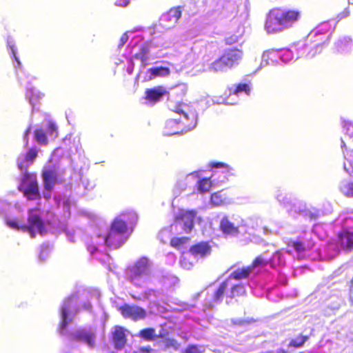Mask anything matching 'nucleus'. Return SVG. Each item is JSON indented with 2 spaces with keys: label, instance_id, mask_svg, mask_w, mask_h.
Wrapping results in <instances>:
<instances>
[{
  "label": "nucleus",
  "instance_id": "obj_2",
  "mask_svg": "<svg viewBox=\"0 0 353 353\" xmlns=\"http://www.w3.org/2000/svg\"><path fill=\"white\" fill-rule=\"evenodd\" d=\"M128 230L126 222L118 218L114 219L105 239V244L112 249L119 248L126 241Z\"/></svg>",
  "mask_w": 353,
  "mask_h": 353
},
{
  "label": "nucleus",
  "instance_id": "obj_34",
  "mask_svg": "<svg viewBox=\"0 0 353 353\" xmlns=\"http://www.w3.org/2000/svg\"><path fill=\"white\" fill-rule=\"evenodd\" d=\"M163 345L165 350L173 349L174 350H177L180 344L178 341L174 339L166 338L163 340Z\"/></svg>",
  "mask_w": 353,
  "mask_h": 353
},
{
  "label": "nucleus",
  "instance_id": "obj_26",
  "mask_svg": "<svg viewBox=\"0 0 353 353\" xmlns=\"http://www.w3.org/2000/svg\"><path fill=\"white\" fill-rule=\"evenodd\" d=\"M228 196L222 193V191L214 192L210 196V203L212 206H221L226 203Z\"/></svg>",
  "mask_w": 353,
  "mask_h": 353
},
{
  "label": "nucleus",
  "instance_id": "obj_50",
  "mask_svg": "<svg viewBox=\"0 0 353 353\" xmlns=\"http://www.w3.org/2000/svg\"><path fill=\"white\" fill-rule=\"evenodd\" d=\"M18 168L19 170H25V172H28L27 171V168L26 166H24L23 163H18Z\"/></svg>",
  "mask_w": 353,
  "mask_h": 353
},
{
  "label": "nucleus",
  "instance_id": "obj_27",
  "mask_svg": "<svg viewBox=\"0 0 353 353\" xmlns=\"http://www.w3.org/2000/svg\"><path fill=\"white\" fill-rule=\"evenodd\" d=\"M198 191L204 194L208 192L212 187V182L210 178H203L199 179L196 183Z\"/></svg>",
  "mask_w": 353,
  "mask_h": 353
},
{
  "label": "nucleus",
  "instance_id": "obj_42",
  "mask_svg": "<svg viewBox=\"0 0 353 353\" xmlns=\"http://www.w3.org/2000/svg\"><path fill=\"white\" fill-rule=\"evenodd\" d=\"M225 43L228 46H231L234 43H236L239 41V37L235 34L230 35L225 38Z\"/></svg>",
  "mask_w": 353,
  "mask_h": 353
},
{
  "label": "nucleus",
  "instance_id": "obj_44",
  "mask_svg": "<svg viewBox=\"0 0 353 353\" xmlns=\"http://www.w3.org/2000/svg\"><path fill=\"white\" fill-rule=\"evenodd\" d=\"M130 3V0H115V5L121 7L127 6Z\"/></svg>",
  "mask_w": 353,
  "mask_h": 353
},
{
  "label": "nucleus",
  "instance_id": "obj_38",
  "mask_svg": "<svg viewBox=\"0 0 353 353\" xmlns=\"http://www.w3.org/2000/svg\"><path fill=\"white\" fill-rule=\"evenodd\" d=\"M323 48V46L321 43L317 44L315 46L310 48V51L307 52V57L310 58L314 57L316 54H319L322 52Z\"/></svg>",
  "mask_w": 353,
  "mask_h": 353
},
{
  "label": "nucleus",
  "instance_id": "obj_28",
  "mask_svg": "<svg viewBox=\"0 0 353 353\" xmlns=\"http://www.w3.org/2000/svg\"><path fill=\"white\" fill-rule=\"evenodd\" d=\"M309 338V336L299 334L296 338L292 339L290 341L288 347L294 348L302 347Z\"/></svg>",
  "mask_w": 353,
  "mask_h": 353
},
{
  "label": "nucleus",
  "instance_id": "obj_55",
  "mask_svg": "<svg viewBox=\"0 0 353 353\" xmlns=\"http://www.w3.org/2000/svg\"><path fill=\"white\" fill-rule=\"evenodd\" d=\"M132 299H134V300H140V298H139V297H136V296H133V295H132Z\"/></svg>",
  "mask_w": 353,
  "mask_h": 353
},
{
  "label": "nucleus",
  "instance_id": "obj_1",
  "mask_svg": "<svg viewBox=\"0 0 353 353\" xmlns=\"http://www.w3.org/2000/svg\"><path fill=\"white\" fill-rule=\"evenodd\" d=\"M301 18V12L299 10L274 8L268 13L265 29L269 34L281 32L292 28Z\"/></svg>",
  "mask_w": 353,
  "mask_h": 353
},
{
  "label": "nucleus",
  "instance_id": "obj_35",
  "mask_svg": "<svg viewBox=\"0 0 353 353\" xmlns=\"http://www.w3.org/2000/svg\"><path fill=\"white\" fill-rule=\"evenodd\" d=\"M38 155V150L36 148H30L24 157V160L27 163H32Z\"/></svg>",
  "mask_w": 353,
  "mask_h": 353
},
{
  "label": "nucleus",
  "instance_id": "obj_32",
  "mask_svg": "<svg viewBox=\"0 0 353 353\" xmlns=\"http://www.w3.org/2000/svg\"><path fill=\"white\" fill-rule=\"evenodd\" d=\"M139 336L145 341H153L155 339V330L152 327L143 329L139 332Z\"/></svg>",
  "mask_w": 353,
  "mask_h": 353
},
{
  "label": "nucleus",
  "instance_id": "obj_25",
  "mask_svg": "<svg viewBox=\"0 0 353 353\" xmlns=\"http://www.w3.org/2000/svg\"><path fill=\"white\" fill-rule=\"evenodd\" d=\"M228 95H238L241 92H245L247 95L250 93V85L246 83H240L235 85V87H230L228 88Z\"/></svg>",
  "mask_w": 353,
  "mask_h": 353
},
{
  "label": "nucleus",
  "instance_id": "obj_47",
  "mask_svg": "<svg viewBox=\"0 0 353 353\" xmlns=\"http://www.w3.org/2000/svg\"><path fill=\"white\" fill-rule=\"evenodd\" d=\"M347 133L350 137H353V124L350 123L347 126Z\"/></svg>",
  "mask_w": 353,
  "mask_h": 353
},
{
  "label": "nucleus",
  "instance_id": "obj_12",
  "mask_svg": "<svg viewBox=\"0 0 353 353\" xmlns=\"http://www.w3.org/2000/svg\"><path fill=\"white\" fill-rule=\"evenodd\" d=\"M285 244L288 248L286 252L291 254L292 250L297 253H303L309 251L313 248L315 243L312 240L303 241L299 239H290L285 242Z\"/></svg>",
  "mask_w": 353,
  "mask_h": 353
},
{
  "label": "nucleus",
  "instance_id": "obj_33",
  "mask_svg": "<svg viewBox=\"0 0 353 353\" xmlns=\"http://www.w3.org/2000/svg\"><path fill=\"white\" fill-rule=\"evenodd\" d=\"M34 139L41 145H47L48 143L46 134L41 128H38L34 130Z\"/></svg>",
  "mask_w": 353,
  "mask_h": 353
},
{
  "label": "nucleus",
  "instance_id": "obj_5",
  "mask_svg": "<svg viewBox=\"0 0 353 353\" xmlns=\"http://www.w3.org/2000/svg\"><path fill=\"white\" fill-rule=\"evenodd\" d=\"M150 272L149 260L146 257L139 259L127 270L128 279L134 285H139V281Z\"/></svg>",
  "mask_w": 353,
  "mask_h": 353
},
{
  "label": "nucleus",
  "instance_id": "obj_43",
  "mask_svg": "<svg viewBox=\"0 0 353 353\" xmlns=\"http://www.w3.org/2000/svg\"><path fill=\"white\" fill-rule=\"evenodd\" d=\"M137 352L139 353H154L156 350L148 345L139 347Z\"/></svg>",
  "mask_w": 353,
  "mask_h": 353
},
{
  "label": "nucleus",
  "instance_id": "obj_4",
  "mask_svg": "<svg viewBox=\"0 0 353 353\" xmlns=\"http://www.w3.org/2000/svg\"><path fill=\"white\" fill-rule=\"evenodd\" d=\"M27 225H25L23 232H28L31 238H35L37 234L43 235L46 232V226L41 216L40 208H32L28 212Z\"/></svg>",
  "mask_w": 353,
  "mask_h": 353
},
{
  "label": "nucleus",
  "instance_id": "obj_52",
  "mask_svg": "<svg viewBox=\"0 0 353 353\" xmlns=\"http://www.w3.org/2000/svg\"><path fill=\"white\" fill-rule=\"evenodd\" d=\"M349 289L350 292H353V277L350 281Z\"/></svg>",
  "mask_w": 353,
  "mask_h": 353
},
{
  "label": "nucleus",
  "instance_id": "obj_22",
  "mask_svg": "<svg viewBox=\"0 0 353 353\" xmlns=\"http://www.w3.org/2000/svg\"><path fill=\"white\" fill-rule=\"evenodd\" d=\"M172 111L180 115V121L183 118L185 121H187L190 117L194 118V114L190 110V108L186 104H177Z\"/></svg>",
  "mask_w": 353,
  "mask_h": 353
},
{
  "label": "nucleus",
  "instance_id": "obj_7",
  "mask_svg": "<svg viewBox=\"0 0 353 353\" xmlns=\"http://www.w3.org/2000/svg\"><path fill=\"white\" fill-rule=\"evenodd\" d=\"M197 214L195 210H180L174 216V221L182 225V230L186 234H190L194 227V219Z\"/></svg>",
  "mask_w": 353,
  "mask_h": 353
},
{
  "label": "nucleus",
  "instance_id": "obj_14",
  "mask_svg": "<svg viewBox=\"0 0 353 353\" xmlns=\"http://www.w3.org/2000/svg\"><path fill=\"white\" fill-rule=\"evenodd\" d=\"M188 252L195 258L204 259L212 252V246L208 241H200L191 245Z\"/></svg>",
  "mask_w": 353,
  "mask_h": 353
},
{
  "label": "nucleus",
  "instance_id": "obj_17",
  "mask_svg": "<svg viewBox=\"0 0 353 353\" xmlns=\"http://www.w3.org/2000/svg\"><path fill=\"white\" fill-rule=\"evenodd\" d=\"M145 93V100L151 103H156L163 98L167 92L162 86H158L154 88L146 89Z\"/></svg>",
  "mask_w": 353,
  "mask_h": 353
},
{
  "label": "nucleus",
  "instance_id": "obj_58",
  "mask_svg": "<svg viewBox=\"0 0 353 353\" xmlns=\"http://www.w3.org/2000/svg\"><path fill=\"white\" fill-rule=\"evenodd\" d=\"M132 353H139V352L137 351V352H133Z\"/></svg>",
  "mask_w": 353,
  "mask_h": 353
},
{
  "label": "nucleus",
  "instance_id": "obj_49",
  "mask_svg": "<svg viewBox=\"0 0 353 353\" xmlns=\"http://www.w3.org/2000/svg\"><path fill=\"white\" fill-rule=\"evenodd\" d=\"M11 50H12V56H13V58L15 59V61H17L18 65H21V63L19 61V60L18 59V58L16 56V54H15V52H14V50L13 48V47H11Z\"/></svg>",
  "mask_w": 353,
  "mask_h": 353
},
{
  "label": "nucleus",
  "instance_id": "obj_31",
  "mask_svg": "<svg viewBox=\"0 0 353 353\" xmlns=\"http://www.w3.org/2000/svg\"><path fill=\"white\" fill-rule=\"evenodd\" d=\"M268 264H269V260L266 259L263 255L261 254L254 258L249 266L253 271L256 268L265 267Z\"/></svg>",
  "mask_w": 353,
  "mask_h": 353
},
{
  "label": "nucleus",
  "instance_id": "obj_39",
  "mask_svg": "<svg viewBox=\"0 0 353 353\" xmlns=\"http://www.w3.org/2000/svg\"><path fill=\"white\" fill-rule=\"evenodd\" d=\"M47 131L50 135H52L54 137L58 136V127L55 123L50 121L48 123Z\"/></svg>",
  "mask_w": 353,
  "mask_h": 353
},
{
  "label": "nucleus",
  "instance_id": "obj_10",
  "mask_svg": "<svg viewBox=\"0 0 353 353\" xmlns=\"http://www.w3.org/2000/svg\"><path fill=\"white\" fill-rule=\"evenodd\" d=\"M127 330L120 325L114 327L111 332L110 340L114 349L117 350H123L127 343Z\"/></svg>",
  "mask_w": 353,
  "mask_h": 353
},
{
  "label": "nucleus",
  "instance_id": "obj_46",
  "mask_svg": "<svg viewBox=\"0 0 353 353\" xmlns=\"http://www.w3.org/2000/svg\"><path fill=\"white\" fill-rule=\"evenodd\" d=\"M350 10L348 9H345L343 11H342L341 13L338 14V18L343 19L347 17L350 15Z\"/></svg>",
  "mask_w": 353,
  "mask_h": 353
},
{
  "label": "nucleus",
  "instance_id": "obj_40",
  "mask_svg": "<svg viewBox=\"0 0 353 353\" xmlns=\"http://www.w3.org/2000/svg\"><path fill=\"white\" fill-rule=\"evenodd\" d=\"M180 264L183 268L186 270H190L194 266V263L190 261V259L186 256H182Z\"/></svg>",
  "mask_w": 353,
  "mask_h": 353
},
{
  "label": "nucleus",
  "instance_id": "obj_6",
  "mask_svg": "<svg viewBox=\"0 0 353 353\" xmlns=\"http://www.w3.org/2000/svg\"><path fill=\"white\" fill-rule=\"evenodd\" d=\"M225 293L224 299L227 304H230L232 301H237L240 297L246 296V290L242 283L232 284L229 279L224 280Z\"/></svg>",
  "mask_w": 353,
  "mask_h": 353
},
{
  "label": "nucleus",
  "instance_id": "obj_19",
  "mask_svg": "<svg viewBox=\"0 0 353 353\" xmlns=\"http://www.w3.org/2000/svg\"><path fill=\"white\" fill-rule=\"evenodd\" d=\"M252 272V270H251V268L249 265L244 266L233 271L229 275L228 279H229V280L230 281L232 279L235 281H242L248 279Z\"/></svg>",
  "mask_w": 353,
  "mask_h": 353
},
{
  "label": "nucleus",
  "instance_id": "obj_8",
  "mask_svg": "<svg viewBox=\"0 0 353 353\" xmlns=\"http://www.w3.org/2000/svg\"><path fill=\"white\" fill-rule=\"evenodd\" d=\"M118 310L124 319H131L135 322L144 319L147 316L146 310L137 305L124 303L118 308Z\"/></svg>",
  "mask_w": 353,
  "mask_h": 353
},
{
  "label": "nucleus",
  "instance_id": "obj_51",
  "mask_svg": "<svg viewBox=\"0 0 353 353\" xmlns=\"http://www.w3.org/2000/svg\"><path fill=\"white\" fill-rule=\"evenodd\" d=\"M349 301L350 303V305L353 306V292L350 291Z\"/></svg>",
  "mask_w": 353,
  "mask_h": 353
},
{
  "label": "nucleus",
  "instance_id": "obj_53",
  "mask_svg": "<svg viewBox=\"0 0 353 353\" xmlns=\"http://www.w3.org/2000/svg\"><path fill=\"white\" fill-rule=\"evenodd\" d=\"M30 132V127H29L25 132V139H28V135Z\"/></svg>",
  "mask_w": 353,
  "mask_h": 353
},
{
  "label": "nucleus",
  "instance_id": "obj_24",
  "mask_svg": "<svg viewBox=\"0 0 353 353\" xmlns=\"http://www.w3.org/2000/svg\"><path fill=\"white\" fill-rule=\"evenodd\" d=\"M150 52V46L148 44H143L140 46L139 51L134 55L136 59L141 61L143 65H146L148 60V54Z\"/></svg>",
  "mask_w": 353,
  "mask_h": 353
},
{
  "label": "nucleus",
  "instance_id": "obj_23",
  "mask_svg": "<svg viewBox=\"0 0 353 353\" xmlns=\"http://www.w3.org/2000/svg\"><path fill=\"white\" fill-rule=\"evenodd\" d=\"M148 72L150 74V79L159 77H168L170 74V70L164 66L151 68Z\"/></svg>",
  "mask_w": 353,
  "mask_h": 353
},
{
  "label": "nucleus",
  "instance_id": "obj_57",
  "mask_svg": "<svg viewBox=\"0 0 353 353\" xmlns=\"http://www.w3.org/2000/svg\"><path fill=\"white\" fill-rule=\"evenodd\" d=\"M181 90L183 92V94H185L186 92V90L184 88H183L181 89Z\"/></svg>",
  "mask_w": 353,
  "mask_h": 353
},
{
  "label": "nucleus",
  "instance_id": "obj_30",
  "mask_svg": "<svg viewBox=\"0 0 353 353\" xmlns=\"http://www.w3.org/2000/svg\"><path fill=\"white\" fill-rule=\"evenodd\" d=\"M190 241V238L188 236L173 237L171 239L170 244L172 248L179 250Z\"/></svg>",
  "mask_w": 353,
  "mask_h": 353
},
{
  "label": "nucleus",
  "instance_id": "obj_18",
  "mask_svg": "<svg viewBox=\"0 0 353 353\" xmlns=\"http://www.w3.org/2000/svg\"><path fill=\"white\" fill-rule=\"evenodd\" d=\"M219 228L221 231L225 236H236L239 234V228L230 222L226 216L221 219Z\"/></svg>",
  "mask_w": 353,
  "mask_h": 353
},
{
  "label": "nucleus",
  "instance_id": "obj_3",
  "mask_svg": "<svg viewBox=\"0 0 353 353\" xmlns=\"http://www.w3.org/2000/svg\"><path fill=\"white\" fill-rule=\"evenodd\" d=\"M18 190L29 201L40 199L41 197L37 178L34 173L23 172Z\"/></svg>",
  "mask_w": 353,
  "mask_h": 353
},
{
  "label": "nucleus",
  "instance_id": "obj_9",
  "mask_svg": "<svg viewBox=\"0 0 353 353\" xmlns=\"http://www.w3.org/2000/svg\"><path fill=\"white\" fill-rule=\"evenodd\" d=\"M70 340L85 344L89 348L93 349L96 345V334L90 330L81 328L77 330L70 336Z\"/></svg>",
  "mask_w": 353,
  "mask_h": 353
},
{
  "label": "nucleus",
  "instance_id": "obj_16",
  "mask_svg": "<svg viewBox=\"0 0 353 353\" xmlns=\"http://www.w3.org/2000/svg\"><path fill=\"white\" fill-rule=\"evenodd\" d=\"M77 298L75 296L68 297L64 302L61 307V322L60 327L61 330H65L68 326L69 322L72 321V318L68 319V313L70 312L71 303L74 301H77Z\"/></svg>",
  "mask_w": 353,
  "mask_h": 353
},
{
  "label": "nucleus",
  "instance_id": "obj_20",
  "mask_svg": "<svg viewBox=\"0 0 353 353\" xmlns=\"http://www.w3.org/2000/svg\"><path fill=\"white\" fill-rule=\"evenodd\" d=\"M230 70V68L221 55L209 65V70L214 73L224 72Z\"/></svg>",
  "mask_w": 353,
  "mask_h": 353
},
{
  "label": "nucleus",
  "instance_id": "obj_41",
  "mask_svg": "<svg viewBox=\"0 0 353 353\" xmlns=\"http://www.w3.org/2000/svg\"><path fill=\"white\" fill-rule=\"evenodd\" d=\"M203 351L201 350L200 347L197 345H189L183 353H202Z\"/></svg>",
  "mask_w": 353,
  "mask_h": 353
},
{
  "label": "nucleus",
  "instance_id": "obj_37",
  "mask_svg": "<svg viewBox=\"0 0 353 353\" xmlns=\"http://www.w3.org/2000/svg\"><path fill=\"white\" fill-rule=\"evenodd\" d=\"M174 124H175L174 119H170V121H167L165 126V133L167 135H172V134H176L179 133L178 128L175 129V130L172 129V128L173 127V125H174Z\"/></svg>",
  "mask_w": 353,
  "mask_h": 353
},
{
  "label": "nucleus",
  "instance_id": "obj_15",
  "mask_svg": "<svg viewBox=\"0 0 353 353\" xmlns=\"http://www.w3.org/2000/svg\"><path fill=\"white\" fill-rule=\"evenodd\" d=\"M221 56L228 63L230 69L239 64L243 59V51L239 48H233L225 50Z\"/></svg>",
  "mask_w": 353,
  "mask_h": 353
},
{
  "label": "nucleus",
  "instance_id": "obj_13",
  "mask_svg": "<svg viewBox=\"0 0 353 353\" xmlns=\"http://www.w3.org/2000/svg\"><path fill=\"white\" fill-rule=\"evenodd\" d=\"M43 185L45 191L51 192L58 182V173L54 167L44 169L41 173Z\"/></svg>",
  "mask_w": 353,
  "mask_h": 353
},
{
  "label": "nucleus",
  "instance_id": "obj_54",
  "mask_svg": "<svg viewBox=\"0 0 353 353\" xmlns=\"http://www.w3.org/2000/svg\"><path fill=\"white\" fill-rule=\"evenodd\" d=\"M243 323V321H239V322H234V324L235 325H242Z\"/></svg>",
  "mask_w": 353,
  "mask_h": 353
},
{
  "label": "nucleus",
  "instance_id": "obj_29",
  "mask_svg": "<svg viewBox=\"0 0 353 353\" xmlns=\"http://www.w3.org/2000/svg\"><path fill=\"white\" fill-rule=\"evenodd\" d=\"M181 17V10L179 7H174L169 10L165 17L167 20L176 23Z\"/></svg>",
  "mask_w": 353,
  "mask_h": 353
},
{
  "label": "nucleus",
  "instance_id": "obj_45",
  "mask_svg": "<svg viewBox=\"0 0 353 353\" xmlns=\"http://www.w3.org/2000/svg\"><path fill=\"white\" fill-rule=\"evenodd\" d=\"M211 166L212 168H228V165L223 163V162H215V163H212L211 164Z\"/></svg>",
  "mask_w": 353,
  "mask_h": 353
},
{
  "label": "nucleus",
  "instance_id": "obj_56",
  "mask_svg": "<svg viewBox=\"0 0 353 353\" xmlns=\"http://www.w3.org/2000/svg\"><path fill=\"white\" fill-rule=\"evenodd\" d=\"M350 190L353 196V183L352 184V186L350 187Z\"/></svg>",
  "mask_w": 353,
  "mask_h": 353
},
{
  "label": "nucleus",
  "instance_id": "obj_11",
  "mask_svg": "<svg viewBox=\"0 0 353 353\" xmlns=\"http://www.w3.org/2000/svg\"><path fill=\"white\" fill-rule=\"evenodd\" d=\"M336 245L346 253L353 250V232L344 229L336 234Z\"/></svg>",
  "mask_w": 353,
  "mask_h": 353
},
{
  "label": "nucleus",
  "instance_id": "obj_21",
  "mask_svg": "<svg viewBox=\"0 0 353 353\" xmlns=\"http://www.w3.org/2000/svg\"><path fill=\"white\" fill-rule=\"evenodd\" d=\"M225 284L224 281L221 282L214 291L210 301L206 302L209 306L213 307L215 304L220 303L224 299Z\"/></svg>",
  "mask_w": 353,
  "mask_h": 353
},
{
  "label": "nucleus",
  "instance_id": "obj_48",
  "mask_svg": "<svg viewBox=\"0 0 353 353\" xmlns=\"http://www.w3.org/2000/svg\"><path fill=\"white\" fill-rule=\"evenodd\" d=\"M50 192H51L46 191V192H44L43 193V198H44L46 200L48 201V200L50 199V197H51V194H50Z\"/></svg>",
  "mask_w": 353,
  "mask_h": 353
},
{
  "label": "nucleus",
  "instance_id": "obj_36",
  "mask_svg": "<svg viewBox=\"0 0 353 353\" xmlns=\"http://www.w3.org/2000/svg\"><path fill=\"white\" fill-rule=\"evenodd\" d=\"M6 225L14 230H21L23 232V227L25 226V224H23L17 219H8L6 221Z\"/></svg>",
  "mask_w": 353,
  "mask_h": 353
}]
</instances>
